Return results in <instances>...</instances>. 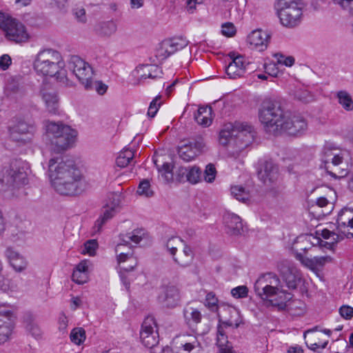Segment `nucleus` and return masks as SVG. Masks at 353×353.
<instances>
[{"mask_svg": "<svg viewBox=\"0 0 353 353\" xmlns=\"http://www.w3.org/2000/svg\"><path fill=\"white\" fill-rule=\"evenodd\" d=\"M270 35L260 29L253 30L247 38L248 43L257 48L259 51H263L268 47Z\"/></svg>", "mask_w": 353, "mask_h": 353, "instance_id": "obj_25", "label": "nucleus"}, {"mask_svg": "<svg viewBox=\"0 0 353 353\" xmlns=\"http://www.w3.org/2000/svg\"><path fill=\"white\" fill-rule=\"evenodd\" d=\"M12 63V59L8 54H3L0 57V68L7 70Z\"/></svg>", "mask_w": 353, "mask_h": 353, "instance_id": "obj_64", "label": "nucleus"}, {"mask_svg": "<svg viewBox=\"0 0 353 353\" xmlns=\"http://www.w3.org/2000/svg\"><path fill=\"white\" fill-rule=\"evenodd\" d=\"M115 214V208L114 206H108L107 205L103 210V215L101 216L104 221H107L110 219H111Z\"/></svg>", "mask_w": 353, "mask_h": 353, "instance_id": "obj_63", "label": "nucleus"}, {"mask_svg": "<svg viewBox=\"0 0 353 353\" xmlns=\"http://www.w3.org/2000/svg\"><path fill=\"white\" fill-rule=\"evenodd\" d=\"M201 170L197 166H192L188 168L187 181L192 184L198 183L201 178Z\"/></svg>", "mask_w": 353, "mask_h": 353, "instance_id": "obj_43", "label": "nucleus"}, {"mask_svg": "<svg viewBox=\"0 0 353 353\" xmlns=\"http://www.w3.org/2000/svg\"><path fill=\"white\" fill-rule=\"evenodd\" d=\"M333 2L347 11L350 14L353 15V0H332Z\"/></svg>", "mask_w": 353, "mask_h": 353, "instance_id": "obj_51", "label": "nucleus"}, {"mask_svg": "<svg viewBox=\"0 0 353 353\" xmlns=\"http://www.w3.org/2000/svg\"><path fill=\"white\" fill-rule=\"evenodd\" d=\"M223 224L225 230L230 236H238L241 234L243 225L241 219L238 215L226 212L223 215Z\"/></svg>", "mask_w": 353, "mask_h": 353, "instance_id": "obj_22", "label": "nucleus"}, {"mask_svg": "<svg viewBox=\"0 0 353 353\" xmlns=\"http://www.w3.org/2000/svg\"><path fill=\"white\" fill-rule=\"evenodd\" d=\"M133 157L134 152L132 150L128 149L124 150L120 152L116 159V163L119 167L125 168L130 163Z\"/></svg>", "mask_w": 353, "mask_h": 353, "instance_id": "obj_39", "label": "nucleus"}, {"mask_svg": "<svg viewBox=\"0 0 353 353\" xmlns=\"http://www.w3.org/2000/svg\"><path fill=\"white\" fill-rule=\"evenodd\" d=\"M137 193L146 197H150L153 195V191L150 189V184L148 180L145 179L140 182Z\"/></svg>", "mask_w": 353, "mask_h": 353, "instance_id": "obj_45", "label": "nucleus"}, {"mask_svg": "<svg viewBox=\"0 0 353 353\" xmlns=\"http://www.w3.org/2000/svg\"><path fill=\"white\" fill-rule=\"evenodd\" d=\"M288 113L280 101L269 99L262 102L259 109V119L266 132L278 133L282 129Z\"/></svg>", "mask_w": 353, "mask_h": 353, "instance_id": "obj_4", "label": "nucleus"}, {"mask_svg": "<svg viewBox=\"0 0 353 353\" xmlns=\"http://www.w3.org/2000/svg\"><path fill=\"white\" fill-rule=\"evenodd\" d=\"M90 87L85 88L86 90H95L99 94L103 95L104 94L108 89V85L103 83L102 81H94L92 79L90 81Z\"/></svg>", "mask_w": 353, "mask_h": 353, "instance_id": "obj_44", "label": "nucleus"}, {"mask_svg": "<svg viewBox=\"0 0 353 353\" xmlns=\"http://www.w3.org/2000/svg\"><path fill=\"white\" fill-rule=\"evenodd\" d=\"M73 13L79 22L85 23L87 18L85 10L82 6H77L73 9Z\"/></svg>", "mask_w": 353, "mask_h": 353, "instance_id": "obj_56", "label": "nucleus"}, {"mask_svg": "<svg viewBox=\"0 0 353 353\" xmlns=\"http://www.w3.org/2000/svg\"><path fill=\"white\" fill-rule=\"evenodd\" d=\"M229 57L232 61L225 68V72L230 79H237L243 77L246 72V63L242 55H235L234 52H230Z\"/></svg>", "mask_w": 353, "mask_h": 353, "instance_id": "obj_21", "label": "nucleus"}, {"mask_svg": "<svg viewBox=\"0 0 353 353\" xmlns=\"http://www.w3.org/2000/svg\"><path fill=\"white\" fill-rule=\"evenodd\" d=\"M216 174L215 166L212 163L206 165L204 171V179L208 183H212L214 181Z\"/></svg>", "mask_w": 353, "mask_h": 353, "instance_id": "obj_46", "label": "nucleus"}, {"mask_svg": "<svg viewBox=\"0 0 353 353\" xmlns=\"http://www.w3.org/2000/svg\"><path fill=\"white\" fill-rule=\"evenodd\" d=\"M255 293L262 299L266 300L268 306L277 307L284 310L286 303L292 298L291 293L283 289V286L276 274L267 273L260 276L254 283Z\"/></svg>", "mask_w": 353, "mask_h": 353, "instance_id": "obj_2", "label": "nucleus"}, {"mask_svg": "<svg viewBox=\"0 0 353 353\" xmlns=\"http://www.w3.org/2000/svg\"><path fill=\"white\" fill-rule=\"evenodd\" d=\"M140 338L142 343L148 348H152L159 343V336L154 316H148L144 319Z\"/></svg>", "mask_w": 353, "mask_h": 353, "instance_id": "obj_17", "label": "nucleus"}, {"mask_svg": "<svg viewBox=\"0 0 353 353\" xmlns=\"http://www.w3.org/2000/svg\"><path fill=\"white\" fill-rule=\"evenodd\" d=\"M162 74V70L156 65H141L132 72V76L134 78L132 84L139 85L142 81L148 78L152 79L161 78Z\"/></svg>", "mask_w": 353, "mask_h": 353, "instance_id": "obj_19", "label": "nucleus"}, {"mask_svg": "<svg viewBox=\"0 0 353 353\" xmlns=\"http://www.w3.org/2000/svg\"><path fill=\"white\" fill-rule=\"evenodd\" d=\"M41 94L48 111L51 114H56L59 108V99L57 93L52 90L43 88L41 90Z\"/></svg>", "mask_w": 353, "mask_h": 353, "instance_id": "obj_28", "label": "nucleus"}, {"mask_svg": "<svg viewBox=\"0 0 353 353\" xmlns=\"http://www.w3.org/2000/svg\"><path fill=\"white\" fill-rule=\"evenodd\" d=\"M194 119L199 125L203 127L210 126L212 121L211 107H199L194 114Z\"/></svg>", "mask_w": 353, "mask_h": 353, "instance_id": "obj_32", "label": "nucleus"}, {"mask_svg": "<svg viewBox=\"0 0 353 353\" xmlns=\"http://www.w3.org/2000/svg\"><path fill=\"white\" fill-rule=\"evenodd\" d=\"M302 8L301 0H277L275 3L280 21L287 28L296 27L301 23Z\"/></svg>", "mask_w": 353, "mask_h": 353, "instance_id": "obj_9", "label": "nucleus"}, {"mask_svg": "<svg viewBox=\"0 0 353 353\" xmlns=\"http://www.w3.org/2000/svg\"><path fill=\"white\" fill-rule=\"evenodd\" d=\"M336 97L338 99V103L343 109L347 112L353 110V99L347 91H339L337 92Z\"/></svg>", "mask_w": 353, "mask_h": 353, "instance_id": "obj_36", "label": "nucleus"}, {"mask_svg": "<svg viewBox=\"0 0 353 353\" xmlns=\"http://www.w3.org/2000/svg\"><path fill=\"white\" fill-rule=\"evenodd\" d=\"M30 127L24 121H19L10 129V137L14 141L26 143L30 138L28 136Z\"/></svg>", "mask_w": 353, "mask_h": 353, "instance_id": "obj_27", "label": "nucleus"}, {"mask_svg": "<svg viewBox=\"0 0 353 353\" xmlns=\"http://www.w3.org/2000/svg\"><path fill=\"white\" fill-rule=\"evenodd\" d=\"M49 173L52 185L60 194L77 195L85 189L81 172L74 162L68 158L51 159L49 161Z\"/></svg>", "mask_w": 353, "mask_h": 353, "instance_id": "obj_1", "label": "nucleus"}, {"mask_svg": "<svg viewBox=\"0 0 353 353\" xmlns=\"http://www.w3.org/2000/svg\"><path fill=\"white\" fill-rule=\"evenodd\" d=\"M205 146L201 136H196L178 147V154L185 162L191 161L198 157Z\"/></svg>", "mask_w": 353, "mask_h": 353, "instance_id": "obj_16", "label": "nucleus"}, {"mask_svg": "<svg viewBox=\"0 0 353 353\" xmlns=\"http://www.w3.org/2000/svg\"><path fill=\"white\" fill-rule=\"evenodd\" d=\"M117 29V24L112 21L100 22L95 28L99 34L105 37H110L115 33Z\"/></svg>", "mask_w": 353, "mask_h": 353, "instance_id": "obj_35", "label": "nucleus"}, {"mask_svg": "<svg viewBox=\"0 0 353 353\" xmlns=\"http://www.w3.org/2000/svg\"><path fill=\"white\" fill-rule=\"evenodd\" d=\"M181 290L179 285L169 283L161 287L158 301L165 308L174 309L181 305Z\"/></svg>", "mask_w": 353, "mask_h": 353, "instance_id": "obj_13", "label": "nucleus"}, {"mask_svg": "<svg viewBox=\"0 0 353 353\" xmlns=\"http://www.w3.org/2000/svg\"><path fill=\"white\" fill-rule=\"evenodd\" d=\"M222 34L228 37H232L235 35L236 30L232 23L227 22L221 26Z\"/></svg>", "mask_w": 353, "mask_h": 353, "instance_id": "obj_53", "label": "nucleus"}, {"mask_svg": "<svg viewBox=\"0 0 353 353\" xmlns=\"http://www.w3.org/2000/svg\"><path fill=\"white\" fill-rule=\"evenodd\" d=\"M336 223L339 231H344L345 228L353 229V209L343 208L338 214Z\"/></svg>", "mask_w": 353, "mask_h": 353, "instance_id": "obj_29", "label": "nucleus"}, {"mask_svg": "<svg viewBox=\"0 0 353 353\" xmlns=\"http://www.w3.org/2000/svg\"><path fill=\"white\" fill-rule=\"evenodd\" d=\"M254 136L255 132L252 125L245 122L235 121L223 125L219 133V143L226 145L235 137L238 142H241L239 149L241 150L254 141Z\"/></svg>", "mask_w": 353, "mask_h": 353, "instance_id": "obj_6", "label": "nucleus"}, {"mask_svg": "<svg viewBox=\"0 0 353 353\" xmlns=\"http://www.w3.org/2000/svg\"><path fill=\"white\" fill-rule=\"evenodd\" d=\"M321 236L325 239H329V242L323 241L320 238L310 235L299 236L297 239L298 242L311 243L313 245H319L321 247H327L331 248L332 246L338 242L344 239L345 237L350 239L353 237V232L346 231H339V233L331 232L329 230L324 229L321 232Z\"/></svg>", "mask_w": 353, "mask_h": 353, "instance_id": "obj_12", "label": "nucleus"}, {"mask_svg": "<svg viewBox=\"0 0 353 353\" xmlns=\"http://www.w3.org/2000/svg\"><path fill=\"white\" fill-rule=\"evenodd\" d=\"M296 258L305 267L314 270H315L314 257L312 259L304 257L301 253H296Z\"/></svg>", "mask_w": 353, "mask_h": 353, "instance_id": "obj_55", "label": "nucleus"}, {"mask_svg": "<svg viewBox=\"0 0 353 353\" xmlns=\"http://www.w3.org/2000/svg\"><path fill=\"white\" fill-rule=\"evenodd\" d=\"M72 279L77 284H83L87 282L88 279V274L74 270L72 275Z\"/></svg>", "mask_w": 353, "mask_h": 353, "instance_id": "obj_54", "label": "nucleus"}, {"mask_svg": "<svg viewBox=\"0 0 353 353\" xmlns=\"http://www.w3.org/2000/svg\"><path fill=\"white\" fill-rule=\"evenodd\" d=\"M274 57L276 58L278 63L284 65L288 67L292 66L295 61V59L293 57H285L281 53L275 54Z\"/></svg>", "mask_w": 353, "mask_h": 353, "instance_id": "obj_50", "label": "nucleus"}, {"mask_svg": "<svg viewBox=\"0 0 353 353\" xmlns=\"http://www.w3.org/2000/svg\"><path fill=\"white\" fill-rule=\"evenodd\" d=\"M26 163L21 161L12 162L0 179V191H12L28 182Z\"/></svg>", "mask_w": 353, "mask_h": 353, "instance_id": "obj_10", "label": "nucleus"}, {"mask_svg": "<svg viewBox=\"0 0 353 353\" xmlns=\"http://www.w3.org/2000/svg\"><path fill=\"white\" fill-rule=\"evenodd\" d=\"M98 248L97 240L92 239L86 241L84 243V248L82 250L83 254H88L90 256H94Z\"/></svg>", "mask_w": 353, "mask_h": 353, "instance_id": "obj_47", "label": "nucleus"}, {"mask_svg": "<svg viewBox=\"0 0 353 353\" xmlns=\"http://www.w3.org/2000/svg\"><path fill=\"white\" fill-rule=\"evenodd\" d=\"M184 245L185 242L180 237L175 236L169 238L165 243V247L172 256L176 255L178 248Z\"/></svg>", "mask_w": 353, "mask_h": 353, "instance_id": "obj_37", "label": "nucleus"}, {"mask_svg": "<svg viewBox=\"0 0 353 353\" xmlns=\"http://www.w3.org/2000/svg\"><path fill=\"white\" fill-rule=\"evenodd\" d=\"M182 252L179 253L177 256H172L174 261L183 268L189 266L193 261L194 252L192 248L188 245L183 246Z\"/></svg>", "mask_w": 353, "mask_h": 353, "instance_id": "obj_33", "label": "nucleus"}, {"mask_svg": "<svg viewBox=\"0 0 353 353\" xmlns=\"http://www.w3.org/2000/svg\"><path fill=\"white\" fill-rule=\"evenodd\" d=\"M188 41L182 37H174L163 41L157 49L156 57L159 60H165L177 50L186 47Z\"/></svg>", "mask_w": 353, "mask_h": 353, "instance_id": "obj_18", "label": "nucleus"}, {"mask_svg": "<svg viewBox=\"0 0 353 353\" xmlns=\"http://www.w3.org/2000/svg\"><path fill=\"white\" fill-rule=\"evenodd\" d=\"M68 69L72 72L84 88L90 87L93 78V70L90 64L77 55L71 56L68 62Z\"/></svg>", "mask_w": 353, "mask_h": 353, "instance_id": "obj_14", "label": "nucleus"}, {"mask_svg": "<svg viewBox=\"0 0 353 353\" xmlns=\"http://www.w3.org/2000/svg\"><path fill=\"white\" fill-rule=\"evenodd\" d=\"M282 125L281 132L283 131L290 135L296 136L306 130L307 124L305 119L301 115H292L288 112Z\"/></svg>", "mask_w": 353, "mask_h": 353, "instance_id": "obj_20", "label": "nucleus"}, {"mask_svg": "<svg viewBox=\"0 0 353 353\" xmlns=\"http://www.w3.org/2000/svg\"><path fill=\"white\" fill-rule=\"evenodd\" d=\"M28 331L36 339L41 337L42 332L40 327L34 323H29L26 327Z\"/></svg>", "mask_w": 353, "mask_h": 353, "instance_id": "obj_58", "label": "nucleus"}, {"mask_svg": "<svg viewBox=\"0 0 353 353\" xmlns=\"http://www.w3.org/2000/svg\"><path fill=\"white\" fill-rule=\"evenodd\" d=\"M315 270L323 267L325 263L331 261V257L329 256H314Z\"/></svg>", "mask_w": 353, "mask_h": 353, "instance_id": "obj_60", "label": "nucleus"}, {"mask_svg": "<svg viewBox=\"0 0 353 353\" xmlns=\"http://www.w3.org/2000/svg\"><path fill=\"white\" fill-rule=\"evenodd\" d=\"M339 313L345 319H350L353 316V307L348 305H343L339 309Z\"/></svg>", "mask_w": 353, "mask_h": 353, "instance_id": "obj_57", "label": "nucleus"}, {"mask_svg": "<svg viewBox=\"0 0 353 353\" xmlns=\"http://www.w3.org/2000/svg\"><path fill=\"white\" fill-rule=\"evenodd\" d=\"M322 161L327 172L335 179L345 177L348 174L347 163L344 162L346 152L330 145H326L322 151Z\"/></svg>", "mask_w": 353, "mask_h": 353, "instance_id": "obj_8", "label": "nucleus"}, {"mask_svg": "<svg viewBox=\"0 0 353 353\" xmlns=\"http://www.w3.org/2000/svg\"><path fill=\"white\" fill-rule=\"evenodd\" d=\"M299 236L296 238V239L294 241V245H293V250L298 252L299 250L302 251H307V250L310 249L311 246H314L311 243H302V242H298L297 239Z\"/></svg>", "mask_w": 353, "mask_h": 353, "instance_id": "obj_59", "label": "nucleus"}, {"mask_svg": "<svg viewBox=\"0 0 353 353\" xmlns=\"http://www.w3.org/2000/svg\"><path fill=\"white\" fill-rule=\"evenodd\" d=\"M154 163L165 182L169 183L173 180L172 165L170 163H163L161 166L157 164L156 160H154Z\"/></svg>", "mask_w": 353, "mask_h": 353, "instance_id": "obj_38", "label": "nucleus"}, {"mask_svg": "<svg viewBox=\"0 0 353 353\" xmlns=\"http://www.w3.org/2000/svg\"><path fill=\"white\" fill-rule=\"evenodd\" d=\"M219 322H221L225 326H234L235 328L239 326V312L234 307H222L219 312Z\"/></svg>", "mask_w": 353, "mask_h": 353, "instance_id": "obj_24", "label": "nucleus"}, {"mask_svg": "<svg viewBox=\"0 0 353 353\" xmlns=\"http://www.w3.org/2000/svg\"><path fill=\"white\" fill-rule=\"evenodd\" d=\"M188 168L185 167H180L178 168L176 173V179L179 182H184L187 181Z\"/></svg>", "mask_w": 353, "mask_h": 353, "instance_id": "obj_62", "label": "nucleus"}, {"mask_svg": "<svg viewBox=\"0 0 353 353\" xmlns=\"http://www.w3.org/2000/svg\"><path fill=\"white\" fill-rule=\"evenodd\" d=\"M231 193L236 200L243 203H245L250 198L249 192L245 191V188L242 186H232L231 188Z\"/></svg>", "mask_w": 353, "mask_h": 353, "instance_id": "obj_40", "label": "nucleus"}, {"mask_svg": "<svg viewBox=\"0 0 353 353\" xmlns=\"http://www.w3.org/2000/svg\"><path fill=\"white\" fill-rule=\"evenodd\" d=\"M181 347L188 353H199L201 345L196 336L194 335H183L180 337Z\"/></svg>", "mask_w": 353, "mask_h": 353, "instance_id": "obj_30", "label": "nucleus"}, {"mask_svg": "<svg viewBox=\"0 0 353 353\" xmlns=\"http://www.w3.org/2000/svg\"><path fill=\"white\" fill-rule=\"evenodd\" d=\"M248 288L245 285L236 287L231 290V294L236 299H243L248 296Z\"/></svg>", "mask_w": 353, "mask_h": 353, "instance_id": "obj_49", "label": "nucleus"}, {"mask_svg": "<svg viewBox=\"0 0 353 353\" xmlns=\"http://www.w3.org/2000/svg\"><path fill=\"white\" fill-rule=\"evenodd\" d=\"M294 99L303 103H310L314 100L313 94L304 88H299L294 91Z\"/></svg>", "mask_w": 353, "mask_h": 353, "instance_id": "obj_42", "label": "nucleus"}, {"mask_svg": "<svg viewBox=\"0 0 353 353\" xmlns=\"http://www.w3.org/2000/svg\"><path fill=\"white\" fill-rule=\"evenodd\" d=\"M146 236L147 232L142 228L134 229L126 234H120L121 242L115 247L118 263L121 265L127 261H130L128 266L121 265V269L128 272L133 270L137 266V259L134 256L133 247L130 245V242L138 244Z\"/></svg>", "mask_w": 353, "mask_h": 353, "instance_id": "obj_5", "label": "nucleus"}, {"mask_svg": "<svg viewBox=\"0 0 353 353\" xmlns=\"http://www.w3.org/2000/svg\"><path fill=\"white\" fill-rule=\"evenodd\" d=\"M12 312L10 310H0V343H4L9 339L13 329Z\"/></svg>", "mask_w": 353, "mask_h": 353, "instance_id": "obj_23", "label": "nucleus"}, {"mask_svg": "<svg viewBox=\"0 0 353 353\" xmlns=\"http://www.w3.org/2000/svg\"><path fill=\"white\" fill-rule=\"evenodd\" d=\"M277 269L286 287L290 290L297 288L301 281V274L294 264L290 261L278 263Z\"/></svg>", "mask_w": 353, "mask_h": 353, "instance_id": "obj_15", "label": "nucleus"}, {"mask_svg": "<svg viewBox=\"0 0 353 353\" xmlns=\"http://www.w3.org/2000/svg\"><path fill=\"white\" fill-rule=\"evenodd\" d=\"M183 316L185 322L189 325L198 324L201 322L202 315L201 312L194 307L187 305L183 309Z\"/></svg>", "mask_w": 353, "mask_h": 353, "instance_id": "obj_34", "label": "nucleus"}, {"mask_svg": "<svg viewBox=\"0 0 353 353\" xmlns=\"http://www.w3.org/2000/svg\"><path fill=\"white\" fill-rule=\"evenodd\" d=\"M0 29L7 40L15 43H26L30 39V34L26 26L19 20L8 14L0 12Z\"/></svg>", "mask_w": 353, "mask_h": 353, "instance_id": "obj_11", "label": "nucleus"}, {"mask_svg": "<svg viewBox=\"0 0 353 353\" xmlns=\"http://www.w3.org/2000/svg\"><path fill=\"white\" fill-rule=\"evenodd\" d=\"M278 167L271 161H266L258 172L259 178L264 183H272L278 177Z\"/></svg>", "mask_w": 353, "mask_h": 353, "instance_id": "obj_26", "label": "nucleus"}, {"mask_svg": "<svg viewBox=\"0 0 353 353\" xmlns=\"http://www.w3.org/2000/svg\"><path fill=\"white\" fill-rule=\"evenodd\" d=\"M216 341L217 345L219 347L220 353H222L223 350H226L227 349L230 351L232 350V347L229 345L228 337L225 334L217 336Z\"/></svg>", "mask_w": 353, "mask_h": 353, "instance_id": "obj_52", "label": "nucleus"}, {"mask_svg": "<svg viewBox=\"0 0 353 353\" xmlns=\"http://www.w3.org/2000/svg\"><path fill=\"white\" fill-rule=\"evenodd\" d=\"M6 256L10 261L11 266L17 272H22L26 268L27 261L26 259L12 249H7Z\"/></svg>", "mask_w": 353, "mask_h": 353, "instance_id": "obj_31", "label": "nucleus"}, {"mask_svg": "<svg viewBox=\"0 0 353 353\" xmlns=\"http://www.w3.org/2000/svg\"><path fill=\"white\" fill-rule=\"evenodd\" d=\"M47 136L52 150L59 153L68 149L74 141L77 132L62 122L50 121L46 125Z\"/></svg>", "mask_w": 353, "mask_h": 353, "instance_id": "obj_7", "label": "nucleus"}, {"mask_svg": "<svg viewBox=\"0 0 353 353\" xmlns=\"http://www.w3.org/2000/svg\"><path fill=\"white\" fill-rule=\"evenodd\" d=\"M70 338L72 343L80 345L85 339V332L82 327H75L71 331Z\"/></svg>", "mask_w": 353, "mask_h": 353, "instance_id": "obj_41", "label": "nucleus"}, {"mask_svg": "<svg viewBox=\"0 0 353 353\" xmlns=\"http://www.w3.org/2000/svg\"><path fill=\"white\" fill-rule=\"evenodd\" d=\"M90 264L91 263L89 260H83L76 265L74 270L88 274V268Z\"/></svg>", "mask_w": 353, "mask_h": 353, "instance_id": "obj_61", "label": "nucleus"}, {"mask_svg": "<svg viewBox=\"0 0 353 353\" xmlns=\"http://www.w3.org/2000/svg\"><path fill=\"white\" fill-rule=\"evenodd\" d=\"M32 66L39 76L55 77L61 85H71L64 70V61L58 50L52 48L41 50L35 55Z\"/></svg>", "mask_w": 353, "mask_h": 353, "instance_id": "obj_3", "label": "nucleus"}, {"mask_svg": "<svg viewBox=\"0 0 353 353\" xmlns=\"http://www.w3.org/2000/svg\"><path fill=\"white\" fill-rule=\"evenodd\" d=\"M161 98V96L158 95L151 101L148 111V117L151 118L154 117L161 106V102H159Z\"/></svg>", "mask_w": 353, "mask_h": 353, "instance_id": "obj_48", "label": "nucleus"}]
</instances>
